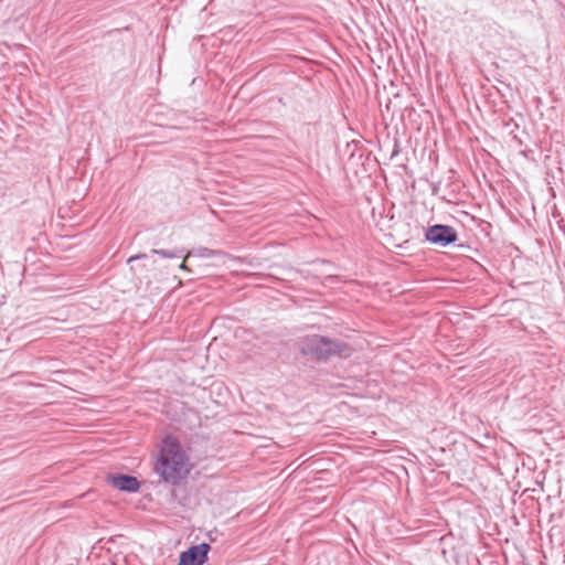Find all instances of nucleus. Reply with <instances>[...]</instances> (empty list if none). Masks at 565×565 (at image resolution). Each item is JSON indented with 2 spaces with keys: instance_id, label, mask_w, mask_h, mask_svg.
<instances>
[{
  "instance_id": "nucleus-4",
  "label": "nucleus",
  "mask_w": 565,
  "mask_h": 565,
  "mask_svg": "<svg viewBox=\"0 0 565 565\" xmlns=\"http://www.w3.org/2000/svg\"><path fill=\"white\" fill-rule=\"evenodd\" d=\"M105 480L113 488L126 493H137L141 488L137 477L124 472H109Z\"/></svg>"
},
{
  "instance_id": "nucleus-12",
  "label": "nucleus",
  "mask_w": 565,
  "mask_h": 565,
  "mask_svg": "<svg viewBox=\"0 0 565 565\" xmlns=\"http://www.w3.org/2000/svg\"><path fill=\"white\" fill-rule=\"evenodd\" d=\"M399 153V147H398V141L396 140L395 141V146H394V150L392 152V157L396 156Z\"/></svg>"
},
{
  "instance_id": "nucleus-10",
  "label": "nucleus",
  "mask_w": 565,
  "mask_h": 565,
  "mask_svg": "<svg viewBox=\"0 0 565 565\" xmlns=\"http://www.w3.org/2000/svg\"><path fill=\"white\" fill-rule=\"evenodd\" d=\"M148 258H149V255L146 253L136 254V255L130 256L127 259V264H132L134 262L143 260V259H148Z\"/></svg>"
},
{
  "instance_id": "nucleus-13",
  "label": "nucleus",
  "mask_w": 565,
  "mask_h": 565,
  "mask_svg": "<svg viewBox=\"0 0 565 565\" xmlns=\"http://www.w3.org/2000/svg\"><path fill=\"white\" fill-rule=\"evenodd\" d=\"M179 268L182 269V270H189L190 271V269L188 268V266L185 265L184 262L179 266Z\"/></svg>"
},
{
  "instance_id": "nucleus-14",
  "label": "nucleus",
  "mask_w": 565,
  "mask_h": 565,
  "mask_svg": "<svg viewBox=\"0 0 565 565\" xmlns=\"http://www.w3.org/2000/svg\"><path fill=\"white\" fill-rule=\"evenodd\" d=\"M130 269H131L135 274H137V271H138L140 268H139L138 266H134V265H131Z\"/></svg>"
},
{
  "instance_id": "nucleus-17",
  "label": "nucleus",
  "mask_w": 565,
  "mask_h": 565,
  "mask_svg": "<svg viewBox=\"0 0 565 565\" xmlns=\"http://www.w3.org/2000/svg\"><path fill=\"white\" fill-rule=\"evenodd\" d=\"M209 537L211 541H213V535H211V533H209Z\"/></svg>"
},
{
  "instance_id": "nucleus-2",
  "label": "nucleus",
  "mask_w": 565,
  "mask_h": 565,
  "mask_svg": "<svg viewBox=\"0 0 565 565\" xmlns=\"http://www.w3.org/2000/svg\"><path fill=\"white\" fill-rule=\"evenodd\" d=\"M298 350L302 356L318 364L326 363L333 356H349L351 352L347 342L316 333L301 337L298 341Z\"/></svg>"
},
{
  "instance_id": "nucleus-1",
  "label": "nucleus",
  "mask_w": 565,
  "mask_h": 565,
  "mask_svg": "<svg viewBox=\"0 0 565 565\" xmlns=\"http://www.w3.org/2000/svg\"><path fill=\"white\" fill-rule=\"evenodd\" d=\"M193 465L183 449L179 438L173 434H167L152 466V470L160 480L171 487H179L189 478Z\"/></svg>"
},
{
  "instance_id": "nucleus-3",
  "label": "nucleus",
  "mask_w": 565,
  "mask_h": 565,
  "mask_svg": "<svg viewBox=\"0 0 565 565\" xmlns=\"http://www.w3.org/2000/svg\"><path fill=\"white\" fill-rule=\"evenodd\" d=\"M424 238L431 245L447 247L457 242L458 233L451 225L434 224L424 230Z\"/></svg>"
},
{
  "instance_id": "nucleus-7",
  "label": "nucleus",
  "mask_w": 565,
  "mask_h": 565,
  "mask_svg": "<svg viewBox=\"0 0 565 565\" xmlns=\"http://www.w3.org/2000/svg\"><path fill=\"white\" fill-rule=\"evenodd\" d=\"M150 253L154 254V255H159V256L164 257V258H178V257H180L182 255L183 249L182 248H175V249L169 250V249L152 248L150 250Z\"/></svg>"
},
{
  "instance_id": "nucleus-8",
  "label": "nucleus",
  "mask_w": 565,
  "mask_h": 565,
  "mask_svg": "<svg viewBox=\"0 0 565 565\" xmlns=\"http://www.w3.org/2000/svg\"><path fill=\"white\" fill-rule=\"evenodd\" d=\"M478 227L483 235L491 239L492 224L484 220H478Z\"/></svg>"
},
{
  "instance_id": "nucleus-16",
  "label": "nucleus",
  "mask_w": 565,
  "mask_h": 565,
  "mask_svg": "<svg viewBox=\"0 0 565 565\" xmlns=\"http://www.w3.org/2000/svg\"><path fill=\"white\" fill-rule=\"evenodd\" d=\"M489 186L494 190V186L492 185V183L490 181H489Z\"/></svg>"
},
{
  "instance_id": "nucleus-15",
  "label": "nucleus",
  "mask_w": 565,
  "mask_h": 565,
  "mask_svg": "<svg viewBox=\"0 0 565 565\" xmlns=\"http://www.w3.org/2000/svg\"><path fill=\"white\" fill-rule=\"evenodd\" d=\"M138 267L141 269V268H145L146 265L143 264V262H140V265H138Z\"/></svg>"
},
{
  "instance_id": "nucleus-6",
  "label": "nucleus",
  "mask_w": 565,
  "mask_h": 565,
  "mask_svg": "<svg viewBox=\"0 0 565 565\" xmlns=\"http://www.w3.org/2000/svg\"><path fill=\"white\" fill-rule=\"evenodd\" d=\"M501 257L497 270L502 275L512 274L515 269L516 260H521L520 250L514 245H505L499 250Z\"/></svg>"
},
{
  "instance_id": "nucleus-5",
  "label": "nucleus",
  "mask_w": 565,
  "mask_h": 565,
  "mask_svg": "<svg viewBox=\"0 0 565 565\" xmlns=\"http://www.w3.org/2000/svg\"><path fill=\"white\" fill-rule=\"evenodd\" d=\"M210 551L211 545L206 542L191 545L180 553L179 561L185 565H204L209 561Z\"/></svg>"
},
{
  "instance_id": "nucleus-11",
  "label": "nucleus",
  "mask_w": 565,
  "mask_h": 565,
  "mask_svg": "<svg viewBox=\"0 0 565 565\" xmlns=\"http://www.w3.org/2000/svg\"><path fill=\"white\" fill-rule=\"evenodd\" d=\"M481 541L483 543V545L487 547V548H490L491 547V541H494V539L492 537V535L490 533H482L481 534Z\"/></svg>"
},
{
  "instance_id": "nucleus-9",
  "label": "nucleus",
  "mask_w": 565,
  "mask_h": 565,
  "mask_svg": "<svg viewBox=\"0 0 565 565\" xmlns=\"http://www.w3.org/2000/svg\"><path fill=\"white\" fill-rule=\"evenodd\" d=\"M218 253V250L210 249L207 247H200L195 250V255L203 258L214 257Z\"/></svg>"
}]
</instances>
